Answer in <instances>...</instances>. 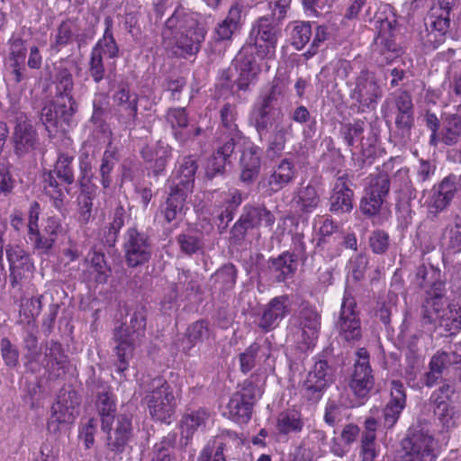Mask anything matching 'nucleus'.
<instances>
[{
    "instance_id": "nucleus-1",
    "label": "nucleus",
    "mask_w": 461,
    "mask_h": 461,
    "mask_svg": "<svg viewBox=\"0 0 461 461\" xmlns=\"http://www.w3.org/2000/svg\"><path fill=\"white\" fill-rule=\"evenodd\" d=\"M206 30L194 14L178 6L167 20L162 32L163 43L176 56L186 58L195 55L204 41Z\"/></svg>"
},
{
    "instance_id": "nucleus-2",
    "label": "nucleus",
    "mask_w": 461,
    "mask_h": 461,
    "mask_svg": "<svg viewBox=\"0 0 461 461\" xmlns=\"http://www.w3.org/2000/svg\"><path fill=\"white\" fill-rule=\"evenodd\" d=\"M149 414L154 421L170 423L176 409L173 387L160 375L140 384Z\"/></svg>"
},
{
    "instance_id": "nucleus-3",
    "label": "nucleus",
    "mask_w": 461,
    "mask_h": 461,
    "mask_svg": "<svg viewBox=\"0 0 461 461\" xmlns=\"http://www.w3.org/2000/svg\"><path fill=\"white\" fill-rule=\"evenodd\" d=\"M146 314L144 307L134 311L130 320V326L123 324L115 328L113 339L116 343L115 354L117 361L114 363L116 371L122 374L129 367L130 359L135 348V340L143 337L146 330Z\"/></svg>"
},
{
    "instance_id": "nucleus-4",
    "label": "nucleus",
    "mask_w": 461,
    "mask_h": 461,
    "mask_svg": "<svg viewBox=\"0 0 461 461\" xmlns=\"http://www.w3.org/2000/svg\"><path fill=\"white\" fill-rule=\"evenodd\" d=\"M271 18L262 16L253 24L249 33V42L245 47H249V53L253 49L260 59L267 62L276 57V50L278 39V30L273 25Z\"/></svg>"
},
{
    "instance_id": "nucleus-5",
    "label": "nucleus",
    "mask_w": 461,
    "mask_h": 461,
    "mask_svg": "<svg viewBox=\"0 0 461 461\" xmlns=\"http://www.w3.org/2000/svg\"><path fill=\"white\" fill-rule=\"evenodd\" d=\"M402 447L404 452L402 461H434L437 457L433 436L418 427L408 429L402 440Z\"/></svg>"
},
{
    "instance_id": "nucleus-6",
    "label": "nucleus",
    "mask_w": 461,
    "mask_h": 461,
    "mask_svg": "<svg viewBox=\"0 0 461 461\" xmlns=\"http://www.w3.org/2000/svg\"><path fill=\"white\" fill-rule=\"evenodd\" d=\"M123 251L129 267L144 266L152 256L150 237L135 226L128 228L124 234Z\"/></svg>"
},
{
    "instance_id": "nucleus-7",
    "label": "nucleus",
    "mask_w": 461,
    "mask_h": 461,
    "mask_svg": "<svg viewBox=\"0 0 461 461\" xmlns=\"http://www.w3.org/2000/svg\"><path fill=\"white\" fill-rule=\"evenodd\" d=\"M106 434L105 447L114 456H121L134 437L132 417L126 413L118 414L114 421H110L108 427H101Z\"/></svg>"
},
{
    "instance_id": "nucleus-8",
    "label": "nucleus",
    "mask_w": 461,
    "mask_h": 461,
    "mask_svg": "<svg viewBox=\"0 0 461 461\" xmlns=\"http://www.w3.org/2000/svg\"><path fill=\"white\" fill-rule=\"evenodd\" d=\"M413 104L411 95L404 90L391 94L382 104V113L385 119L394 116L398 129L410 130L413 125Z\"/></svg>"
},
{
    "instance_id": "nucleus-9",
    "label": "nucleus",
    "mask_w": 461,
    "mask_h": 461,
    "mask_svg": "<svg viewBox=\"0 0 461 461\" xmlns=\"http://www.w3.org/2000/svg\"><path fill=\"white\" fill-rule=\"evenodd\" d=\"M356 357L349 387L357 397L366 398L375 385V376L370 366V355L366 348H360L357 349Z\"/></svg>"
},
{
    "instance_id": "nucleus-10",
    "label": "nucleus",
    "mask_w": 461,
    "mask_h": 461,
    "mask_svg": "<svg viewBox=\"0 0 461 461\" xmlns=\"http://www.w3.org/2000/svg\"><path fill=\"white\" fill-rule=\"evenodd\" d=\"M332 383L331 369L326 360L315 362L302 385L301 393L307 400L319 402Z\"/></svg>"
},
{
    "instance_id": "nucleus-11",
    "label": "nucleus",
    "mask_w": 461,
    "mask_h": 461,
    "mask_svg": "<svg viewBox=\"0 0 461 461\" xmlns=\"http://www.w3.org/2000/svg\"><path fill=\"white\" fill-rule=\"evenodd\" d=\"M350 95L356 102L357 113H365L375 109L382 97V90L373 74L362 71Z\"/></svg>"
},
{
    "instance_id": "nucleus-12",
    "label": "nucleus",
    "mask_w": 461,
    "mask_h": 461,
    "mask_svg": "<svg viewBox=\"0 0 461 461\" xmlns=\"http://www.w3.org/2000/svg\"><path fill=\"white\" fill-rule=\"evenodd\" d=\"M336 327L342 340L348 344L362 339L361 321L353 298L343 300Z\"/></svg>"
},
{
    "instance_id": "nucleus-13",
    "label": "nucleus",
    "mask_w": 461,
    "mask_h": 461,
    "mask_svg": "<svg viewBox=\"0 0 461 461\" xmlns=\"http://www.w3.org/2000/svg\"><path fill=\"white\" fill-rule=\"evenodd\" d=\"M379 23L378 34L375 39L373 45V56L380 65L387 64L393 61L400 54V48L394 41L395 29L392 23L385 20L377 21Z\"/></svg>"
},
{
    "instance_id": "nucleus-14",
    "label": "nucleus",
    "mask_w": 461,
    "mask_h": 461,
    "mask_svg": "<svg viewBox=\"0 0 461 461\" xmlns=\"http://www.w3.org/2000/svg\"><path fill=\"white\" fill-rule=\"evenodd\" d=\"M76 111V102L72 96L61 95L46 104L41 113V120L46 129L56 127L61 122L68 124Z\"/></svg>"
},
{
    "instance_id": "nucleus-15",
    "label": "nucleus",
    "mask_w": 461,
    "mask_h": 461,
    "mask_svg": "<svg viewBox=\"0 0 461 461\" xmlns=\"http://www.w3.org/2000/svg\"><path fill=\"white\" fill-rule=\"evenodd\" d=\"M254 401V388L245 387L232 394L227 404L225 415L237 424H247L252 416Z\"/></svg>"
},
{
    "instance_id": "nucleus-16",
    "label": "nucleus",
    "mask_w": 461,
    "mask_h": 461,
    "mask_svg": "<svg viewBox=\"0 0 461 461\" xmlns=\"http://www.w3.org/2000/svg\"><path fill=\"white\" fill-rule=\"evenodd\" d=\"M79 402L76 392H69L68 396H59V399L51 406V415L47 422V429L56 432L62 423L72 422L78 407Z\"/></svg>"
},
{
    "instance_id": "nucleus-17",
    "label": "nucleus",
    "mask_w": 461,
    "mask_h": 461,
    "mask_svg": "<svg viewBox=\"0 0 461 461\" xmlns=\"http://www.w3.org/2000/svg\"><path fill=\"white\" fill-rule=\"evenodd\" d=\"M446 295V282L436 281L425 290L421 304V315L428 323H435L444 312V297Z\"/></svg>"
},
{
    "instance_id": "nucleus-18",
    "label": "nucleus",
    "mask_w": 461,
    "mask_h": 461,
    "mask_svg": "<svg viewBox=\"0 0 461 461\" xmlns=\"http://www.w3.org/2000/svg\"><path fill=\"white\" fill-rule=\"evenodd\" d=\"M289 312L288 295L284 294L272 298L263 309L258 328L265 333L274 330Z\"/></svg>"
},
{
    "instance_id": "nucleus-19",
    "label": "nucleus",
    "mask_w": 461,
    "mask_h": 461,
    "mask_svg": "<svg viewBox=\"0 0 461 461\" xmlns=\"http://www.w3.org/2000/svg\"><path fill=\"white\" fill-rule=\"evenodd\" d=\"M245 9V5L240 1L230 5L226 18L214 29L213 38L216 42L228 43L231 41L233 33L241 27L246 15Z\"/></svg>"
},
{
    "instance_id": "nucleus-20",
    "label": "nucleus",
    "mask_w": 461,
    "mask_h": 461,
    "mask_svg": "<svg viewBox=\"0 0 461 461\" xmlns=\"http://www.w3.org/2000/svg\"><path fill=\"white\" fill-rule=\"evenodd\" d=\"M85 263L86 269L82 273L85 282L93 283L96 285L107 283L112 275V269L105 259L104 253L93 250L88 253Z\"/></svg>"
},
{
    "instance_id": "nucleus-21",
    "label": "nucleus",
    "mask_w": 461,
    "mask_h": 461,
    "mask_svg": "<svg viewBox=\"0 0 461 461\" xmlns=\"http://www.w3.org/2000/svg\"><path fill=\"white\" fill-rule=\"evenodd\" d=\"M95 410L100 418L101 427H108L117 417V396L109 384H99L95 393Z\"/></svg>"
},
{
    "instance_id": "nucleus-22",
    "label": "nucleus",
    "mask_w": 461,
    "mask_h": 461,
    "mask_svg": "<svg viewBox=\"0 0 461 461\" xmlns=\"http://www.w3.org/2000/svg\"><path fill=\"white\" fill-rule=\"evenodd\" d=\"M249 47H243L235 59V67L239 71L237 86L240 90H247L250 84L256 81L260 71L259 65L255 58L249 57Z\"/></svg>"
},
{
    "instance_id": "nucleus-23",
    "label": "nucleus",
    "mask_w": 461,
    "mask_h": 461,
    "mask_svg": "<svg viewBox=\"0 0 461 461\" xmlns=\"http://www.w3.org/2000/svg\"><path fill=\"white\" fill-rule=\"evenodd\" d=\"M108 104V98L104 94H96L93 100V114L91 122L95 128L93 132V141L101 144H111V131L109 126L103 122V115Z\"/></svg>"
},
{
    "instance_id": "nucleus-24",
    "label": "nucleus",
    "mask_w": 461,
    "mask_h": 461,
    "mask_svg": "<svg viewBox=\"0 0 461 461\" xmlns=\"http://www.w3.org/2000/svg\"><path fill=\"white\" fill-rule=\"evenodd\" d=\"M298 255L295 252L284 251L276 258L268 259V268L278 283L294 277L297 270Z\"/></svg>"
},
{
    "instance_id": "nucleus-25",
    "label": "nucleus",
    "mask_w": 461,
    "mask_h": 461,
    "mask_svg": "<svg viewBox=\"0 0 461 461\" xmlns=\"http://www.w3.org/2000/svg\"><path fill=\"white\" fill-rule=\"evenodd\" d=\"M210 440L227 459L238 457L244 445L243 435L228 429H219L218 433Z\"/></svg>"
},
{
    "instance_id": "nucleus-26",
    "label": "nucleus",
    "mask_w": 461,
    "mask_h": 461,
    "mask_svg": "<svg viewBox=\"0 0 461 461\" xmlns=\"http://www.w3.org/2000/svg\"><path fill=\"white\" fill-rule=\"evenodd\" d=\"M278 93L275 87L266 95L258 107H256L251 113V121L255 123L258 131L266 129L275 116L279 113L276 107Z\"/></svg>"
},
{
    "instance_id": "nucleus-27",
    "label": "nucleus",
    "mask_w": 461,
    "mask_h": 461,
    "mask_svg": "<svg viewBox=\"0 0 461 461\" xmlns=\"http://www.w3.org/2000/svg\"><path fill=\"white\" fill-rule=\"evenodd\" d=\"M261 154L262 151L258 146H249L241 150L240 178L243 183L250 184L258 176L261 167Z\"/></svg>"
},
{
    "instance_id": "nucleus-28",
    "label": "nucleus",
    "mask_w": 461,
    "mask_h": 461,
    "mask_svg": "<svg viewBox=\"0 0 461 461\" xmlns=\"http://www.w3.org/2000/svg\"><path fill=\"white\" fill-rule=\"evenodd\" d=\"M353 196L348 178L344 176L338 177L330 196V210L335 213L349 212L353 208Z\"/></svg>"
},
{
    "instance_id": "nucleus-29",
    "label": "nucleus",
    "mask_w": 461,
    "mask_h": 461,
    "mask_svg": "<svg viewBox=\"0 0 461 461\" xmlns=\"http://www.w3.org/2000/svg\"><path fill=\"white\" fill-rule=\"evenodd\" d=\"M396 160H400L399 157L390 158L387 162L383 164L382 170L368 176L365 187L366 193H369L371 195L375 194L376 197L385 198L387 196L391 185L389 172L393 170V163Z\"/></svg>"
},
{
    "instance_id": "nucleus-30",
    "label": "nucleus",
    "mask_w": 461,
    "mask_h": 461,
    "mask_svg": "<svg viewBox=\"0 0 461 461\" xmlns=\"http://www.w3.org/2000/svg\"><path fill=\"white\" fill-rule=\"evenodd\" d=\"M211 413L205 407L197 409H186L180 420L181 434L186 439L193 438L195 432L205 427Z\"/></svg>"
},
{
    "instance_id": "nucleus-31",
    "label": "nucleus",
    "mask_w": 461,
    "mask_h": 461,
    "mask_svg": "<svg viewBox=\"0 0 461 461\" xmlns=\"http://www.w3.org/2000/svg\"><path fill=\"white\" fill-rule=\"evenodd\" d=\"M44 360L46 367L57 375L65 374L69 365V358L61 343L53 339L45 344Z\"/></svg>"
},
{
    "instance_id": "nucleus-32",
    "label": "nucleus",
    "mask_w": 461,
    "mask_h": 461,
    "mask_svg": "<svg viewBox=\"0 0 461 461\" xmlns=\"http://www.w3.org/2000/svg\"><path fill=\"white\" fill-rule=\"evenodd\" d=\"M140 153L154 176H158L164 173L171 158V146H143Z\"/></svg>"
},
{
    "instance_id": "nucleus-33",
    "label": "nucleus",
    "mask_w": 461,
    "mask_h": 461,
    "mask_svg": "<svg viewBox=\"0 0 461 461\" xmlns=\"http://www.w3.org/2000/svg\"><path fill=\"white\" fill-rule=\"evenodd\" d=\"M295 167L288 158H284L267 178L269 194L277 193L291 183L295 177Z\"/></svg>"
},
{
    "instance_id": "nucleus-34",
    "label": "nucleus",
    "mask_w": 461,
    "mask_h": 461,
    "mask_svg": "<svg viewBox=\"0 0 461 461\" xmlns=\"http://www.w3.org/2000/svg\"><path fill=\"white\" fill-rule=\"evenodd\" d=\"M240 219L249 229L258 228L261 224L272 228L276 221V217L273 212L265 206L246 205L243 208V212L240 216Z\"/></svg>"
},
{
    "instance_id": "nucleus-35",
    "label": "nucleus",
    "mask_w": 461,
    "mask_h": 461,
    "mask_svg": "<svg viewBox=\"0 0 461 461\" xmlns=\"http://www.w3.org/2000/svg\"><path fill=\"white\" fill-rule=\"evenodd\" d=\"M222 122L221 141L222 144H236L242 139L241 132L234 123L235 108L230 104H225L221 110Z\"/></svg>"
},
{
    "instance_id": "nucleus-36",
    "label": "nucleus",
    "mask_w": 461,
    "mask_h": 461,
    "mask_svg": "<svg viewBox=\"0 0 461 461\" xmlns=\"http://www.w3.org/2000/svg\"><path fill=\"white\" fill-rule=\"evenodd\" d=\"M304 427L302 413L296 410L281 411L276 419V430L279 435L288 436L302 432Z\"/></svg>"
},
{
    "instance_id": "nucleus-37",
    "label": "nucleus",
    "mask_w": 461,
    "mask_h": 461,
    "mask_svg": "<svg viewBox=\"0 0 461 461\" xmlns=\"http://www.w3.org/2000/svg\"><path fill=\"white\" fill-rule=\"evenodd\" d=\"M167 121L173 128L179 127L180 131H175L176 140L179 142L192 141V133L185 130L187 126V114L184 108L170 109L167 113ZM204 133V131L200 127L194 129L193 135L198 136Z\"/></svg>"
},
{
    "instance_id": "nucleus-38",
    "label": "nucleus",
    "mask_w": 461,
    "mask_h": 461,
    "mask_svg": "<svg viewBox=\"0 0 461 461\" xmlns=\"http://www.w3.org/2000/svg\"><path fill=\"white\" fill-rule=\"evenodd\" d=\"M292 203L301 212L310 213L318 207L320 195L315 186L312 185H302L294 193Z\"/></svg>"
},
{
    "instance_id": "nucleus-39",
    "label": "nucleus",
    "mask_w": 461,
    "mask_h": 461,
    "mask_svg": "<svg viewBox=\"0 0 461 461\" xmlns=\"http://www.w3.org/2000/svg\"><path fill=\"white\" fill-rule=\"evenodd\" d=\"M186 191L183 187L171 186L170 193L164 204L163 213L166 221L171 222L176 219L177 215L181 213L186 197Z\"/></svg>"
},
{
    "instance_id": "nucleus-40",
    "label": "nucleus",
    "mask_w": 461,
    "mask_h": 461,
    "mask_svg": "<svg viewBox=\"0 0 461 461\" xmlns=\"http://www.w3.org/2000/svg\"><path fill=\"white\" fill-rule=\"evenodd\" d=\"M6 257L10 265V278L12 287H15L18 280L16 269L19 267L26 268L30 270L33 267V264L31 260L29 254L19 246L10 247L6 249Z\"/></svg>"
},
{
    "instance_id": "nucleus-41",
    "label": "nucleus",
    "mask_w": 461,
    "mask_h": 461,
    "mask_svg": "<svg viewBox=\"0 0 461 461\" xmlns=\"http://www.w3.org/2000/svg\"><path fill=\"white\" fill-rule=\"evenodd\" d=\"M104 23L106 27L104 35L93 47L92 51L96 52L103 58L115 59L119 54V47L113 35V21L106 18Z\"/></svg>"
},
{
    "instance_id": "nucleus-42",
    "label": "nucleus",
    "mask_w": 461,
    "mask_h": 461,
    "mask_svg": "<svg viewBox=\"0 0 461 461\" xmlns=\"http://www.w3.org/2000/svg\"><path fill=\"white\" fill-rule=\"evenodd\" d=\"M57 178L59 177L54 172L45 171L42 175V187L44 194L50 197L53 206L57 210L61 211L65 205L66 194Z\"/></svg>"
},
{
    "instance_id": "nucleus-43",
    "label": "nucleus",
    "mask_w": 461,
    "mask_h": 461,
    "mask_svg": "<svg viewBox=\"0 0 461 461\" xmlns=\"http://www.w3.org/2000/svg\"><path fill=\"white\" fill-rule=\"evenodd\" d=\"M197 168V161L194 156L185 157L180 163L177 171V182L174 186L183 187L185 191L188 192L193 186Z\"/></svg>"
},
{
    "instance_id": "nucleus-44",
    "label": "nucleus",
    "mask_w": 461,
    "mask_h": 461,
    "mask_svg": "<svg viewBox=\"0 0 461 461\" xmlns=\"http://www.w3.org/2000/svg\"><path fill=\"white\" fill-rule=\"evenodd\" d=\"M16 125L14 139L15 144H33L37 134L31 122L23 113H17L15 116Z\"/></svg>"
},
{
    "instance_id": "nucleus-45",
    "label": "nucleus",
    "mask_w": 461,
    "mask_h": 461,
    "mask_svg": "<svg viewBox=\"0 0 461 461\" xmlns=\"http://www.w3.org/2000/svg\"><path fill=\"white\" fill-rule=\"evenodd\" d=\"M209 327L206 320H198L188 326L185 331V340L183 346L185 354H189V351L203 338L208 337Z\"/></svg>"
},
{
    "instance_id": "nucleus-46",
    "label": "nucleus",
    "mask_w": 461,
    "mask_h": 461,
    "mask_svg": "<svg viewBox=\"0 0 461 461\" xmlns=\"http://www.w3.org/2000/svg\"><path fill=\"white\" fill-rule=\"evenodd\" d=\"M125 213V209L121 203L114 208L112 221L104 234V242L110 247L114 246L119 233L124 226Z\"/></svg>"
},
{
    "instance_id": "nucleus-47",
    "label": "nucleus",
    "mask_w": 461,
    "mask_h": 461,
    "mask_svg": "<svg viewBox=\"0 0 461 461\" xmlns=\"http://www.w3.org/2000/svg\"><path fill=\"white\" fill-rule=\"evenodd\" d=\"M290 30L291 43L296 50H302L310 41L312 32L310 23L294 22L287 26Z\"/></svg>"
},
{
    "instance_id": "nucleus-48",
    "label": "nucleus",
    "mask_w": 461,
    "mask_h": 461,
    "mask_svg": "<svg viewBox=\"0 0 461 461\" xmlns=\"http://www.w3.org/2000/svg\"><path fill=\"white\" fill-rule=\"evenodd\" d=\"M113 99L118 105L124 107L129 117L132 119L136 117L138 110L137 97L131 95L128 86L120 84L113 95Z\"/></svg>"
},
{
    "instance_id": "nucleus-49",
    "label": "nucleus",
    "mask_w": 461,
    "mask_h": 461,
    "mask_svg": "<svg viewBox=\"0 0 461 461\" xmlns=\"http://www.w3.org/2000/svg\"><path fill=\"white\" fill-rule=\"evenodd\" d=\"M74 157L60 153L55 163L54 169L50 170L66 185H70L75 181L73 163Z\"/></svg>"
},
{
    "instance_id": "nucleus-50",
    "label": "nucleus",
    "mask_w": 461,
    "mask_h": 461,
    "mask_svg": "<svg viewBox=\"0 0 461 461\" xmlns=\"http://www.w3.org/2000/svg\"><path fill=\"white\" fill-rule=\"evenodd\" d=\"M321 316L314 306L303 303L298 312V323L302 330H317Z\"/></svg>"
},
{
    "instance_id": "nucleus-51",
    "label": "nucleus",
    "mask_w": 461,
    "mask_h": 461,
    "mask_svg": "<svg viewBox=\"0 0 461 461\" xmlns=\"http://www.w3.org/2000/svg\"><path fill=\"white\" fill-rule=\"evenodd\" d=\"M415 281L421 289H427L432 286L436 281H444L441 278V271L439 268L430 266L429 269L424 265L417 267L415 272Z\"/></svg>"
},
{
    "instance_id": "nucleus-52",
    "label": "nucleus",
    "mask_w": 461,
    "mask_h": 461,
    "mask_svg": "<svg viewBox=\"0 0 461 461\" xmlns=\"http://www.w3.org/2000/svg\"><path fill=\"white\" fill-rule=\"evenodd\" d=\"M461 362V356L455 352L438 351L430 359L429 369L442 375L443 371Z\"/></svg>"
},
{
    "instance_id": "nucleus-53",
    "label": "nucleus",
    "mask_w": 461,
    "mask_h": 461,
    "mask_svg": "<svg viewBox=\"0 0 461 461\" xmlns=\"http://www.w3.org/2000/svg\"><path fill=\"white\" fill-rule=\"evenodd\" d=\"M260 348V344L254 341L239 355L240 369L241 373L246 375L256 366Z\"/></svg>"
},
{
    "instance_id": "nucleus-54",
    "label": "nucleus",
    "mask_w": 461,
    "mask_h": 461,
    "mask_svg": "<svg viewBox=\"0 0 461 461\" xmlns=\"http://www.w3.org/2000/svg\"><path fill=\"white\" fill-rule=\"evenodd\" d=\"M28 239L32 243L33 249L40 255H49L55 244L53 239L45 235L39 229L37 230L28 232Z\"/></svg>"
},
{
    "instance_id": "nucleus-55",
    "label": "nucleus",
    "mask_w": 461,
    "mask_h": 461,
    "mask_svg": "<svg viewBox=\"0 0 461 461\" xmlns=\"http://www.w3.org/2000/svg\"><path fill=\"white\" fill-rule=\"evenodd\" d=\"M234 146H219L217 150L212 155L208 162V169L214 176L223 172L228 158L233 152Z\"/></svg>"
},
{
    "instance_id": "nucleus-56",
    "label": "nucleus",
    "mask_w": 461,
    "mask_h": 461,
    "mask_svg": "<svg viewBox=\"0 0 461 461\" xmlns=\"http://www.w3.org/2000/svg\"><path fill=\"white\" fill-rule=\"evenodd\" d=\"M94 197L95 194L93 190L90 191L82 188L78 196V221L81 224H87L91 219Z\"/></svg>"
},
{
    "instance_id": "nucleus-57",
    "label": "nucleus",
    "mask_w": 461,
    "mask_h": 461,
    "mask_svg": "<svg viewBox=\"0 0 461 461\" xmlns=\"http://www.w3.org/2000/svg\"><path fill=\"white\" fill-rule=\"evenodd\" d=\"M461 133V120L458 115L451 114L447 117L444 130L440 134V140L445 142H456Z\"/></svg>"
},
{
    "instance_id": "nucleus-58",
    "label": "nucleus",
    "mask_w": 461,
    "mask_h": 461,
    "mask_svg": "<svg viewBox=\"0 0 461 461\" xmlns=\"http://www.w3.org/2000/svg\"><path fill=\"white\" fill-rule=\"evenodd\" d=\"M407 402L406 388L400 380L390 382V399L386 404L404 410Z\"/></svg>"
},
{
    "instance_id": "nucleus-59",
    "label": "nucleus",
    "mask_w": 461,
    "mask_h": 461,
    "mask_svg": "<svg viewBox=\"0 0 461 461\" xmlns=\"http://www.w3.org/2000/svg\"><path fill=\"white\" fill-rule=\"evenodd\" d=\"M238 270L233 264H228L218 269L215 273V278L224 290H230L234 287L237 282Z\"/></svg>"
},
{
    "instance_id": "nucleus-60",
    "label": "nucleus",
    "mask_w": 461,
    "mask_h": 461,
    "mask_svg": "<svg viewBox=\"0 0 461 461\" xmlns=\"http://www.w3.org/2000/svg\"><path fill=\"white\" fill-rule=\"evenodd\" d=\"M41 298L42 296L32 297L21 305L20 315L24 317L23 321L28 324L34 321L41 313L42 308Z\"/></svg>"
},
{
    "instance_id": "nucleus-61",
    "label": "nucleus",
    "mask_w": 461,
    "mask_h": 461,
    "mask_svg": "<svg viewBox=\"0 0 461 461\" xmlns=\"http://www.w3.org/2000/svg\"><path fill=\"white\" fill-rule=\"evenodd\" d=\"M350 151L353 159H356L361 167L370 166L375 161L376 146H351Z\"/></svg>"
},
{
    "instance_id": "nucleus-62",
    "label": "nucleus",
    "mask_w": 461,
    "mask_h": 461,
    "mask_svg": "<svg viewBox=\"0 0 461 461\" xmlns=\"http://www.w3.org/2000/svg\"><path fill=\"white\" fill-rule=\"evenodd\" d=\"M180 249L186 255H193L203 248V240L197 235L182 233L177 236Z\"/></svg>"
},
{
    "instance_id": "nucleus-63",
    "label": "nucleus",
    "mask_w": 461,
    "mask_h": 461,
    "mask_svg": "<svg viewBox=\"0 0 461 461\" xmlns=\"http://www.w3.org/2000/svg\"><path fill=\"white\" fill-rule=\"evenodd\" d=\"M384 197H376V195H371L369 193H366L360 202V210L362 213L367 217H372L381 210V207L384 202Z\"/></svg>"
},
{
    "instance_id": "nucleus-64",
    "label": "nucleus",
    "mask_w": 461,
    "mask_h": 461,
    "mask_svg": "<svg viewBox=\"0 0 461 461\" xmlns=\"http://www.w3.org/2000/svg\"><path fill=\"white\" fill-rule=\"evenodd\" d=\"M447 249L454 254L461 252V220L447 229Z\"/></svg>"
}]
</instances>
